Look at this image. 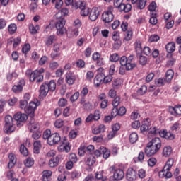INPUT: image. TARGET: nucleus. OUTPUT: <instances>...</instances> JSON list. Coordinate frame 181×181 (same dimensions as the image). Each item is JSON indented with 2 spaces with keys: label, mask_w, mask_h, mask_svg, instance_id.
<instances>
[{
  "label": "nucleus",
  "mask_w": 181,
  "mask_h": 181,
  "mask_svg": "<svg viewBox=\"0 0 181 181\" xmlns=\"http://www.w3.org/2000/svg\"><path fill=\"white\" fill-rule=\"evenodd\" d=\"M162 147V141L158 137L153 138L145 148L146 156H153Z\"/></svg>",
  "instance_id": "f257e3e1"
},
{
  "label": "nucleus",
  "mask_w": 181,
  "mask_h": 181,
  "mask_svg": "<svg viewBox=\"0 0 181 181\" xmlns=\"http://www.w3.org/2000/svg\"><path fill=\"white\" fill-rule=\"evenodd\" d=\"M66 5H72L75 9H81V16H88L90 14V11L91 9L90 7L87 6V4L85 3V1H76L74 2V0H65Z\"/></svg>",
  "instance_id": "f03ea898"
},
{
  "label": "nucleus",
  "mask_w": 181,
  "mask_h": 181,
  "mask_svg": "<svg viewBox=\"0 0 181 181\" xmlns=\"http://www.w3.org/2000/svg\"><path fill=\"white\" fill-rule=\"evenodd\" d=\"M43 73H45V69L40 68V69H36L33 71L28 69L25 72L26 77H29L30 81L33 83V81H37V83H42L43 81Z\"/></svg>",
  "instance_id": "7ed1b4c3"
},
{
  "label": "nucleus",
  "mask_w": 181,
  "mask_h": 181,
  "mask_svg": "<svg viewBox=\"0 0 181 181\" xmlns=\"http://www.w3.org/2000/svg\"><path fill=\"white\" fill-rule=\"evenodd\" d=\"M114 7L109 6L105 11L102 13L101 20L104 23H110L114 21Z\"/></svg>",
  "instance_id": "20e7f679"
},
{
  "label": "nucleus",
  "mask_w": 181,
  "mask_h": 181,
  "mask_svg": "<svg viewBox=\"0 0 181 181\" xmlns=\"http://www.w3.org/2000/svg\"><path fill=\"white\" fill-rule=\"evenodd\" d=\"M55 28L57 29V35L58 36H62L66 33V28H64V25H66V20L64 18H55Z\"/></svg>",
  "instance_id": "39448f33"
},
{
  "label": "nucleus",
  "mask_w": 181,
  "mask_h": 181,
  "mask_svg": "<svg viewBox=\"0 0 181 181\" xmlns=\"http://www.w3.org/2000/svg\"><path fill=\"white\" fill-rule=\"evenodd\" d=\"M110 172H113L112 178L113 181H119L124 179V176H125V173H124V170L121 168H117L115 166H111L109 168Z\"/></svg>",
  "instance_id": "423d86ee"
},
{
  "label": "nucleus",
  "mask_w": 181,
  "mask_h": 181,
  "mask_svg": "<svg viewBox=\"0 0 181 181\" xmlns=\"http://www.w3.org/2000/svg\"><path fill=\"white\" fill-rule=\"evenodd\" d=\"M4 130L6 134H12L15 131V126H13V118L11 115H7L5 117V125Z\"/></svg>",
  "instance_id": "0eeeda50"
},
{
  "label": "nucleus",
  "mask_w": 181,
  "mask_h": 181,
  "mask_svg": "<svg viewBox=\"0 0 181 181\" xmlns=\"http://www.w3.org/2000/svg\"><path fill=\"white\" fill-rule=\"evenodd\" d=\"M14 119L16 121V125L18 128L23 126V123L28 120V115L18 112L13 115Z\"/></svg>",
  "instance_id": "6e6552de"
},
{
  "label": "nucleus",
  "mask_w": 181,
  "mask_h": 181,
  "mask_svg": "<svg viewBox=\"0 0 181 181\" xmlns=\"http://www.w3.org/2000/svg\"><path fill=\"white\" fill-rule=\"evenodd\" d=\"M40 105V102H30L28 106L25 108L24 110L25 114H28L31 118H33L35 117V111H36V109L37 107Z\"/></svg>",
  "instance_id": "1a4fd4ad"
},
{
  "label": "nucleus",
  "mask_w": 181,
  "mask_h": 181,
  "mask_svg": "<svg viewBox=\"0 0 181 181\" xmlns=\"http://www.w3.org/2000/svg\"><path fill=\"white\" fill-rule=\"evenodd\" d=\"M119 63L122 66H125V69L127 71L132 70L136 67V64H129L128 63V57L122 56L119 59Z\"/></svg>",
  "instance_id": "9d476101"
},
{
  "label": "nucleus",
  "mask_w": 181,
  "mask_h": 181,
  "mask_svg": "<svg viewBox=\"0 0 181 181\" xmlns=\"http://www.w3.org/2000/svg\"><path fill=\"white\" fill-rule=\"evenodd\" d=\"M101 13V8L100 7H93L89 12V19L92 22L97 21L98 19V16H100Z\"/></svg>",
  "instance_id": "9b49d317"
},
{
  "label": "nucleus",
  "mask_w": 181,
  "mask_h": 181,
  "mask_svg": "<svg viewBox=\"0 0 181 181\" xmlns=\"http://www.w3.org/2000/svg\"><path fill=\"white\" fill-rule=\"evenodd\" d=\"M62 137H60V134L58 133H53L49 138V140L47 141L48 145L53 146V145H57L59 142H60Z\"/></svg>",
  "instance_id": "f8f14e48"
},
{
  "label": "nucleus",
  "mask_w": 181,
  "mask_h": 181,
  "mask_svg": "<svg viewBox=\"0 0 181 181\" xmlns=\"http://www.w3.org/2000/svg\"><path fill=\"white\" fill-rule=\"evenodd\" d=\"M159 135L160 136H161V138H164L168 141H173V139L175 138V134H173L170 132H168V130L166 129L160 130L159 132Z\"/></svg>",
  "instance_id": "ddd939ff"
},
{
  "label": "nucleus",
  "mask_w": 181,
  "mask_h": 181,
  "mask_svg": "<svg viewBox=\"0 0 181 181\" xmlns=\"http://www.w3.org/2000/svg\"><path fill=\"white\" fill-rule=\"evenodd\" d=\"M127 179L129 181H134L136 180V170L132 168H128L127 171Z\"/></svg>",
  "instance_id": "4468645a"
},
{
  "label": "nucleus",
  "mask_w": 181,
  "mask_h": 181,
  "mask_svg": "<svg viewBox=\"0 0 181 181\" xmlns=\"http://www.w3.org/2000/svg\"><path fill=\"white\" fill-rule=\"evenodd\" d=\"M127 114V109L125 107H121L119 110L117 108H113L112 110V116L117 117V115H125Z\"/></svg>",
  "instance_id": "2eb2a0df"
},
{
  "label": "nucleus",
  "mask_w": 181,
  "mask_h": 181,
  "mask_svg": "<svg viewBox=\"0 0 181 181\" xmlns=\"http://www.w3.org/2000/svg\"><path fill=\"white\" fill-rule=\"evenodd\" d=\"M169 112L171 115H181V105H175L174 107L170 106L169 107Z\"/></svg>",
  "instance_id": "dca6fc26"
},
{
  "label": "nucleus",
  "mask_w": 181,
  "mask_h": 181,
  "mask_svg": "<svg viewBox=\"0 0 181 181\" xmlns=\"http://www.w3.org/2000/svg\"><path fill=\"white\" fill-rule=\"evenodd\" d=\"M85 163L88 166H93L95 163V157L93 154H86Z\"/></svg>",
  "instance_id": "f3484780"
},
{
  "label": "nucleus",
  "mask_w": 181,
  "mask_h": 181,
  "mask_svg": "<svg viewBox=\"0 0 181 181\" xmlns=\"http://www.w3.org/2000/svg\"><path fill=\"white\" fill-rule=\"evenodd\" d=\"M65 81L69 86H73V83L76 81V75L71 72L67 73L65 76Z\"/></svg>",
  "instance_id": "a211bd4d"
},
{
  "label": "nucleus",
  "mask_w": 181,
  "mask_h": 181,
  "mask_svg": "<svg viewBox=\"0 0 181 181\" xmlns=\"http://www.w3.org/2000/svg\"><path fill=\"white\" fill-rule=\"evenodd\" d=\"M52 173L50 170H45L42 171V180L51 181Z\"/></svg>",
  "instance_id": "6ab92c4d"
},
{
  "label": "nucleus",
  "mask_w": 181,
  "mask_h": 181,
  "mask_svg": "<svg viewBox=\"0 0 181 181\" xmlns=\"http://www.w3.org/2000/svg\"><path fill=\"white\" fill-rule=\"evenodd\" d=\"M170 170H165V167H163V170L158 173L159 177L165 179H170L172 177V173L169 172Z\"/></svg>",
  "instance_id": "aec40b11"
},
{
  "label": "nucleus",
  "mask_w": 181,
  "mask_h": 181,
  "mask_svg": "<svg viewBox=\"0 0 181 181\" xmlns=\"http://www.w3.org/2000/svg\"><path fill=\"white\" fill-rule=\"evenodd\" d=\"M47 93H49L47 84L44 82L40 88V97H46V95H47Z\"/></svg>",
  "instance_id": "412c9836"
},
{
  "label": "nucleus",
  "mask_w": 181,
  "mask_h": 181,
  "mask_svg": "<svg viewBox=\"0 0 181 181\" xmlns=\"http://www.w3.org/2000/svg\"><path fill=\"white\" fill-rule=\"evenodd\" d=\"M101 83H104V73H99L95 78V84L97 87H100Z\"/></svg>",
  "instance_id": "4be33fe9"
},
{
  "label": "nucleus",
  "mask_w": 181,
  "mask_h": 181,
  "mask_svg": "<svg viewBox=\"0 0 181 181\" xmlns=\"http://www.w3.org/2000/svg\"><path fill=\"white\" fill-rule=\"evenodd\" d=\"M151 127V123L149 122V119H146L144 122H142V124L140 127V131L141 132H146V131H148Z\"/></svg>",
  "instance_id": "5701e85b"
},
{
  "label": "nucleus",
  "mask_w": 181,
  "mask_h": 181,
  "mask_svg": "<svg viewBox=\"0 0 181 181\" xmlns=\"http://www.w3.org/2000/svg\"><path fill=\"white\" fill-rule=\"evenodd\" d=\"M132 9V6L130 4H122V6L119 8L120 12H124L125 13H128Z\"/></svg>",
  "instance_id": "b1692460"
},
{
  "label": "nucleus",
  "mask_w": 181,
  "mask_h": 181,
  "mask_svg": "<svg viewBox=\"0 0 181 181\" xmlns=\"http://www.w3.org/2000/svg\"><path fill=\"white\" fill-rule=\"evenodd\" d=\"M60 160V158L59 156H56L55 158H52L49 161V166L50 168H56L59 165V162Z\"/></svg>",
  "instance_id": "393cba45"
},
{
  "label": "nucleus",
  "mask_w": 181,
  "mask_h": 181,
  "mask_svg": "<svg viewBox=\"0 0 181 181\" xmlns=\"http://www.w3.org/2000/svg\"><path fill=\"white\" fill-rule=\"evenodd\" d=\"M9 163L8 164V168H13L15 163H16V158H15V154L11 153L8 155Z\"/></svg>",
  "instance_id": "a878e982"
},
{
  "label": "nucleus",
  "mask_w": 181,
  "mask_h": 181,
  "mask_svg": "<svg viewBox=\"0 0 181 181\" xmlns=\"http://www.w3.org/2000/svg\"><path fill=\"white\" fill-rule=\"evenodd\" d=\"M165 49L170 54L173 53L176 50V45L173 42H169L165 45Z\"/></svg>",
  "instance_id": "bb28decb"
},
{
  "label": "nucleus",
  "mask_w": 181,
  "mask_h": 181,
  "mask_svg": "<svg viewBox=\"0 0 181 181\" xmlns=\"http://www.w3.org/2000/svg\"><path fill=\"white\" fill-rule=\"evenodd\" d=\"M33 146L34 153H39V152H40V149L42 148V143L40 141L37 140L34 142Z\"/></svg>",
  "instance_id": "cd10ccee"
},
{
  "label": "nucleus",
  "mask_w": 181,
  "mask_h": 181,
  "mask_svg": "<svg viewBox=\"0 0 181 181\" xmlns=\"http://www.w3.org/2000/svg\"><path fill=\"white\" fill-rule=\"evenodd\" d=\"M105 131V126L104 124H100L98 127H95L93 130V134L97 135L98 134H101V132H104Z\"/></svg>",
  "instance_id": "c85d7f7f"
},
{
  "label": "nucleus",
  "mask_w": 181,
  "mask_h": 181,
  "mask_svg": "<svg viewBox=\"0 0 181 181\" xmlns=\"http://www.w3.org/2000/svg\"><path fill=\"white\" fill-rule=\"evenodd\" d=\"M171 153H172V147H170V146H167L163 148V156H164V158H169Z\"/></svg>",
  "instance_id": "c756f323"
},
{
  "label": "nucleus",
  "mask_w": 181,
  "mask_h": 181,
  "mask_svg": "<svg viewBox=\"0 0 181 181\" xmlns=\"http://www.w3.org/2000/svg\"><path fill=\"white\" fill-rule=\"evenodd\" d=\"M124 40H126V42H129L131 39H132V36H134V32H132V30L129 29L127 31H124Z\"/></svg>",
  "instance_id": "7c9ffc66"
},
{
  "label": "nucleus",
  "mask_w": 181,
  "mask_h": 181,
  "mask_svg": "<svg viewBox=\"0 0 181 181\" xmlns=\"http://www.w3.org/2000/svg\"><path fill=\"white\" fill-rule=\"evenodd\" d=\"M175 75V72L173 70L168 69L165 74V80L167 83H170L172 81V78H173V76Z\"/></svg>",
  "instance_id": "2f4dec72"
},
{
  "label": "nucleus",
  "mask_w": 181,
  "mask_h": 181,
  "mask_svg": "<svg viewBox=\"0 0 181 181\" xmlns=\"http://www.w3.org/2000/svg\"><path fill=\"white\" fill-rule=\"evenodd\" d=\"M39 124L37 123H32V122H30L28 124V129L30 132H36V131H39Z\"/></svg>",
  "instance_id": "473e14b6"
},
{
  "label": "nucleus",
  "mask_w": 181,
  "mask_h": 181,
  "mask_svg": "<svg viewBox=\"0 0 181 181\" xmlns=\"http://www.w3.org/2000/svg\"><path fill=\"white\" fill-rule=\"evenodd\" d=\"M135 49L137 56L142 53V42L140 40L135 42Z\"/></svg>",
  "instance_id": "72a5a7b5"
},
{
  "label": "nucleus",
  "mask_w": 181,
  "mask_h": 181,
  "mask_svg": "<svg viewBox=\"0 0 181 181\" xmlns=\"http://www.w3.org/2000/svg\"><path fill=\"white\" fill-rule=\"evenodd\" d=\"M47 86L49 91H54L56 90V82L54 80H51L49 82H45Z\"/></svg>",
  "instance_id": "f704fd0d"
},
{
  "label": "nucleus",
  "mask_w": 181,
  "mask_h": 181,
  "mask_svg": "<svg viewBox=\"0 0 181 181\" xmlns=\"http://www.w3.org/2000/svg\"><path fill=\"white\" fill-rule=\"evenodd\" d=\"M101 151H102L103 158L104 159H108L110 158V155H111V151L108 150L105 147H102Z\"/></svg>",
  "instance_id": "c9c22d12"
},
{
  "label": "nucleus",
  "mask_w": 181,
  "mask_h": 181,
  "mask_svg": "<svg viewBox=\"0 0 181 181\" xmlns=\"http://www.w3.org/2000/svg\"><path fill=\"white\" fill-rule=\"evenodd\" d=\"M175 162V160L173 158H170L168 160L165 165H164V170H170L172 168V166H173V163Z\"/></svg>",
  "instance_id": "e433bc0d"
},
{
  "label": "nucleus",
  "mask_w": 181,
  "mask_h": 181,
  "mask_svg": "<svg viewBox=\"0 0 181 181\" xmlns=\"http://www.w3.org/2000/svg\"><path fill=\"white\" fill-rule=\"evenodd\" d=\"M69 10L67 8H62V11H59L55 14V18H64L66 15H68Z\"/></svg>",
  "instance_id": "4c0bfd02"
},
{
  "label": "nucleus",
  "mask_w": 181,
  "mask_h": 181,
  "mask_svg": "<svg viewBox=\"0 0 181 181\" xmlns=\"http://www.w3.org/2000/svg\"><path fill=\"white\" fill-rule=\"evenodd\" d=\"M24 165L26 166V168H32L33 165H35V160L33 158H28L25 161H24Z\"/></svg>",
  "instance_id": "58836bf2"
},
{
  "label": "nucleus",
  "mask_w": 181,
  "mask_h": 181,
  "mask_svg": "<svg viewBox=\"0 0 181 181\" xmlns=\"http://www.w3.org/2000/svg\"><path fill=\"white\" fill-rule=\"evenodd\" d=\"M141 54L137 55V56H139V63L140 64H141V66H145V64H146V63H148V58Z\"/></svg>",
  "instance_id": "ea45409f"
},
{
  "label": "nucleus",
  "mask_w": 181,
  "mask_h": 181,
  "mask_svg": "<svg viewBox=\"0 0 181 181\" xmlns=\"http://www.w3.org/2000/svg\"><path fill=\"white\" fill-rule=\"evenodd\" d=\"M56 35H50L45 42L46 45L50 46L53 45V42L56 41Z\"/></svg>",
  "instance_id": "a19ab883"
},
{
  "label": "nucleus",
  "mask_w": 181,
  "mask_h": 181,
  "mask_svg": "<svg viewBox=\"0 0 181 181\" xmlns=\"http://www.w3.org/2000/svg\"><path fill=\"white\" fill-rule=\"evenodd\" d=\"M129 141H130L131 144H135V142H136V141H138V134H136L135 132H132V134H130Z\"/></svg>",
  "instance_id": "79ce46f5"
},
{
  "label": "nucleus",
  "mask_w": 181,
  "mask_h": 181,
  "mask_svg": "<svg viewBox=\"0 0 181 181\" xmlns=\"http://www.w3.org/2000/svg\"><path fill=\"white\" fill-rule=\"evenodd\" d=\"M166 82V79L165 78H158L155 80V84L158 87H162V86H165Z\"/></svg>",
  "instance_id": "37998d69"
},
{
  "label": "nucleus",
  "mask_w": 181,
  "mask_h": 181,
  "mask_svg": "<svg viewBox=\"0 0 181 181\" xmlns=\"http://www.w3.org/2000/svg\"><path fill=\"white\" fill-rule=\"evenodd\" d=\"M50 136H52V131L47 129L43 132L42 138L43 139H47V141H49Z\"/></svg>",
  "instance_id": "c03bdc74"
},
{
  "label": "nucleus",
  "mask_w": 181,
  "mask_h": 181,
  "mask_svg": "<svg viewBox=\"0 0 181 181\" xmlns=\"http://www.w3.org/2000/svg\"><path fill=\"white\" fill-rule=\"evenodd\" d=\"M148 90V87L146 86L143 85L141 87L137 90V93L139 95H144L146 93V91Z\"/></svg>",
  "instance_id": "a18cd8bd"
},
{
  "label": "nucleus",
  "mask_w": 181,
  "mask_h": 181,
  "mask_svg": "<svg viewBox=\"0 0 181 181\" xmlns=\"http://www.w3.org/2000/svg\"><path fill=\"white\" fill-rule=\"evenodd\" d=\"M138 9H144L146 5V0H139L136 3Z\"/></svg>",
  "instance_id": "49530a36"
},
{
  "label": "nucleus",
  "mask_w": 181,
  "mask_h": 181,
  "mask_svg": "<svg viewBox=\"0 0 181 181\" xmlns=\"http://www.w3.org/2000/svg\"><path fill=\"white\" fill-rule=\"evenodd\" d=\"M20 152L22 155H23V156H28V155H29V151H28V148L23 144H21L20 147Z\"/></svg>",
  "instance_id": "de8ad7c7"
},
{
  "label": "nucleus",
  "mask_w": 181,
  "mask_h": 181,
  "mask_svg": "<svg viewBox=\"0 0 181 181\" xmlns=\"http://www.w3.org/2000/svg\"><path fill=\"white\" fill-rule=\"evenodd\" d=\"M149 22L151 25H153L158 23V18H156V13L155 14L151 13V18H150Z\"/></svg>",
  "instance_id": "09e8293b"
},
{
  "label": "nucleus",
  "mask_w": 181,
  "mask_h": 181,
  "mask_svg": "<svg viewBox=\"0 0 181 181\" xmlns=\"http://www.w3.org/2000/svg\"><path fill=\"white\" fill-rule=\"evenodd\" d=\"M119 60V55L117 53L112 54L110 57V61L112 62L113 63H116V62H118Z\"/></svg>",
  "instance_id": "8fccbe9b"
},
{
  "label": "nucleus",
  "mask_w": 181,
  "mask_h": 181,
  "mask_svg": "<svg viewBox=\"0 0 181 181\" xmlns=\"http://www.w3.org/2000/svg\"><path fill=\"white\" fill-rule=\"evenodd\" d=\"M80 97V92H76L73 94V95L70 98V101L71 103H76L77 100H78V98Z\"/></svg>",
  "instance_id": "3c124183"
},
{
  "label": "nucleus",
  "mask_w": 181,
  "mask_h": 181,
  "mask_svg": "<svg viewBox=\"0 0 181 181\" xmlns=\"http://www.w3.org/2000/svg\"><path fill=\"white\" fill-rule=\"evenodd\" d=\"M19 107L21 108V110H25V108L28 107V100H21L19 101Z\"/></svg>",
  "instance_id": "603ef678"
},
{
  "label": "nucleus",
  "mask_w": 181,
  "mask_h": 181,
  "mask_svg": "<svg viewBox=\"0 0 181 181\" xmlns=\"http://www.w3.org/2000/svg\"><path fill=\"white\" fill-rule=\"evenodd\" d=\"M120 86H121V79L116 78V79L113 80V81H112L113 88H119Z\"/></svg>",
  "instance_id": "864d4df0"
},
{
  "label": "nucleus",
  "mask_w": 181,
  "mask_h": 181,
  "mask_svg": "<svg viewBox=\"0 0 181 181\" xmlns=\"http://www.w3.org/2000/svg\"><path fill=\"white\" fill-rule=\"evenodd\" d=\"M16 24H10L8 25V32L11 35H13L16 32Z\"/></svg>",
  "instance_id": "5fc2aeb1"
},
{
  "label": "nucleus",
  "mask_w": 181,
  "mask_h": 181,
  "mask_svg": "<svg viewBox=\"0 0 181 181\" xmlns=\"http://www.w3.org/2000/svg\"><path fill=\"white\" fill-rule=\"evenodd\" d=\"M95 179L100 180H101L102 181H107V177H103V172H96L95 174Z\"/></svg>",
  "instance_id": "6e6d98bb"
},
{
  "label": "nucleus",
  "mask_w": 181,
  "mask_h": 181,
  "mask_svg": "<svg viewBox=\"0 0 181 181\" xmlns=\"http://www.w3.org/2000/svg\"><path fill=\"white\" fill-rule=\"evenodd\" d=\"M39 29H40V27H39V25H30V33H32V35H36L37 33V30H39Z\"/></svg>",
  "instance_id": "4d7b16f0"
},
{
  "label": "nucleus",
  "mask_w": 181,
  "mask_h": 181,
  "mask_svg": "<svg viewBox=\"0 0 181 181\" xmlns=\"http://www.w3.org/2000/svg\"><path fill=\"white\" fill-rule=\"evenodd\" d=\"M111 81H112V75H110L109 74V75L106 76L104 75L103 76V83L105 84H108V83H111Z\"/></svg>",
  "instance_id": "13d9d810"
},
{
  "label": "nucleus",
  "mask_w": 181,
  "mask_h": 181,
  "mask_svg": "<svg viewBox=\"0 0 181 181\" xmlns=\"http://www.w3.org/2000/svg\"><path fill=\"white\" fill-rule=\"evenodd\" d=\"M12 90L13 93H22V90H23V88L19 85H14L12 88Z\"/></svg>",
  "instance_id": "bf43d9fd"
},
{
  "label": "nucleus",
  "mask_w": 181,
  "mask_h": 181,
  "mask_svg": "<svg viewBox=\"0 0 181 181\" xmlns=\"http://www.w3.org/2000/svg\"><path fill=\"white\" fill-rule=\"evenodd\" d=\"M71 176L72 179H78L81 176V173L78 170H74L71 172Z\"/></svg>",
  "instance_id": "052dcab7"
},
{
  "label": "nucleus",
  "mask_w": 181,
  "mask_h": 181,
  "mask_svg": "<svg viewBox=\"0 0 181 181\" xmlns=\"http://www.w3.org/2000/svg\"><path fill=\"white\" fill-rule=\"evenodd\" d=\"M159 39H160L159 35L154 34V35H152L151 36H150L148 40L151 43H152L153 42H158L159 40Z\"/></svg>",
  "instance_id": "680f3d73"
},
{
  "label": "nucleus",
  "mask_w": 181,
  "mask_h": 181,
  "mask_svg": "<svg viewBox=\"0 0 181 181\" xmlns=\"http://www.w3.org/2000/svg\"><path fill=\"white\" fill-rule=\"evenodd\" d=\"M64 124V122L62 119H59L55 121L54 122V127L55 128H62Z\"/></svg>",
  "instance_id": "e2e57ef3"
},
{
  "label": "nucleus",
  "mask_w": 181,
  "mask_h": 181,
  "mask_svg": "<svg viewBox=\"0 0 181 181\" xmlns=\"http://www.w3.org/2000/svg\"><path fill=\"white\" fill-rule=\"evenodd\" d=\"M138 176L140 179H144L146 176V171L142 168L139 170Z\"/></svg>",
  "instance_id": "0e129e2a"
},
{
  "label": "nucleus",
  "mask_w": 181,
  "mask_h": 181,
  "mask_svg": "<svg viewBox=\"0 0 181 181\" xmlns=\"http://www.w3.org/2000/svg\"><path fill=\"white\" fill-rule=\"evenodd\" d=\"M93 121H98L100 118H101V113L99 112V110H95L94 112V114L93 115Z\"/></svg>",
  "instance_id": "69168bd1"
},
{
  "label": "nucleus",
  "mask_w": 181,
  "mask_h": 181,
  "mask_svg": "<svg viewBox=\"0 0 181 181\" xmlns=\"http://www.w3.org/2000/svg\"><path fill=\"white\" fill-rule=\"evenodd\" d=\"M59 67V63L57 62L52 61L49 63V69L51 70H56Z\"/></svg>",
  "instance_id": "338daca9"
},
{
  "label": "nucleus",
  "mask_w": 181,
  "mask_h": 181,
  "mask_svg": "<svg viewBox=\"0 0 181 181\" xmlns=\"http://www.w3.org/2000/svg\"><path fill=\"white\" fill-rule=\"evenodd\" d=\"M58 104L59 107H66V105H67V100L66 98H61L59 99Z\"/></svg>",
  "instance_id": "774afa93"
}]
</instances>
